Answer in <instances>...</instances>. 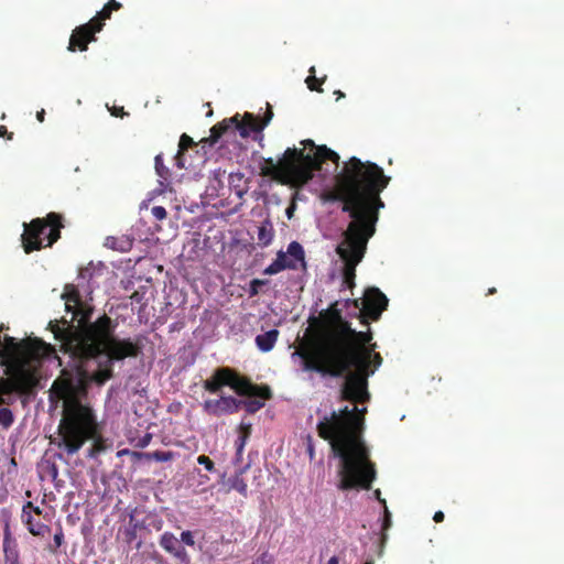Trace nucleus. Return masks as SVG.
Instances as JSON below:
<instances>
[{"mask_svg": "<svg viewBox=\"0 0 564 564\" xmlns=\"http://www.w3.org/2000/svg\"><path fill=\"white\" fill-rule=\"evenodd\" d=\"M117 322L107 314L98 317L84 333L85 348L73 360L72 368H64L54 380L51 393L63 401V416L55 442L67 455L76 454L90 440L100 437L96 415L82 403L90 383L105 384L113 377V361L135 358L142 351V337L134 340L115 336Z\"/></svg>", "mask_w": 564, "mask_h": 564, "instance_id": "1", "label": "nucleus"}, {"mask_svg": "<svg viewBox=\"0 0 564 564\" xmlns=\"http://www.w3.org/2000/svg\"><path fill=\"white\" fill-rule=\"evenodd\" d=\"M330 200L341 202V210L351 218L343 232L336 253L344 262L343 280L348 288L355 285L356 268L362 261L369 240L376 234L379 210L384 207L380 193L388 186L387 176L373 162L351 156L336 175Z\"/></svg>", "mask_w": 564, "mask_h": 564, "instance_id": "2", "label": "nucleus"}, {"mask_svg": "<svg viewBox=\"0 0 564 564\" xmlns=\"http://www.w3.org/2000/svg\"><path fill=\"white\" fill-rule=\"evenodd\" d=\"M318 436L327 441L335 456L339 458L337 488L341 491L369 490L376 479V464L370 459V451L361 437L364 417L358 408L344 406L333 411L318 422Z\"/></svg>", "mask_w": 564, "mask_h": 564, "instance_id": "3", "label": "nucleus"}, {"mask_svg": "<svg viewBox=\"0 0 564 564\" xmlns=\"http://www.w3.org/2000/svg\"><path fill=\"white\" fill-rule=\"evenodd\" d=\"M301 143L304 145L303 149L288 148L278 162L272 158L263 159L260 175L271 177L283 185L302 186L313 178L314 172L319 171L325 161L338 165L339 155L326 145L317 147L311 139Z\"/></svg>", "mask_w": 564, "mask_h": 564, "instance_id": "4", "label": "nucleus"}, {"mask_svg": "<svg viewBox=\"0 0 564 564\" xmlns=\"http://www.w3.org/2000/svg\"><path fill=\"white\" fill-rule=\"evenodd\" d=\"M371 340L370 328L357 332L349 323L323 359L305 358L304 370L340 378L355 362H370L377 347V344H370Z\"/></svg>", "mask_w": 564, "mask_h": 564, "instance_id": "5", "label": "nucleus"}, {"mask_svg": "<svg viewBox=\"0 0 564 564\" xmlns=\"http://www.w3.org/2000/svg\"><path fill=\"white\" fill-rule=\"evenodd\" d=\"M317 323L316 336L310 341H303L293 352L302 359V368L304 369L305 358L323 359L328 350L343 334L344 328L349 324L343 317L338 303H333L327 310L321 313V319H314Z\"/></svg>", "mask_w": 564, "mask_h": 564, "instance_id": "6", "label": "nucleus"}, {"mask_svg": "<svg viewBox=\"0 0 564 564\" xmlns=\"http://www.w3.org/2000/svg\"><path fill=\"white\" fill-rule=\"evenodd\" d=\"M70 313H73L70 322L66 321L64 317L61 321H50L47 329H50L54 338L59 341V350L75 360L86 345V339H83L85 337L84 333H86L89 326L95 322H90L93 307L83 301L79 305H76Z\"/></svg>", "mask_w": 564, "mask_h": 564, "instance_id": "7", "label": "nucleus"}, {"mask_svg": "<svg viewBox=\"0 0 564 564\" xmlns=\"http://www.w3.org/2000/svg\"><path fill=\"white\" fill-rule=\"evenodd\" d=\"M24 231L21 236L22 247L25 253L52 247L61 238V229L64 228L63 216L51 212L44 218H34L29 224H23Z\"/></svg>", "mask_w": 564, "mask_h": 564, "instance_id": "8", "label": "nucleus"}, {"mask_svg": "<svg viewBox=\"0 0 564 564\" xmlns=\"http://www.w3.org/2000/svg\"><path fill=\"white\" fill-rule=\"evenodd\" d=\"M352 367L356 368V371H351L350 368L341 376H345V382L340 390V399L356 403L368 402L370 399L368 377L375 370H370V362H355Z\"/></svg>", "mask_w": 564, "mask_h": 564, "instance_id": "9", "label": "nucleus"}, {"mask_svg": "<svg viewBox=\"0 0 564 564\" xmlns=\"http://www.w3.org/2000/svg\"><path fill=\"white\" fill-rule=\"evenodd\" d=\"M111 13L112 10L105 4L87 23L76 26L69 37L67 50L69 52L87 51L88 44L96 41V33L102 30L105 21L110 19Z\"/></svg>", "mask_w": 564, "mask_h": 564, "instance_id": "10", "label": "nucleus"}, {"mask_svg": "<svg viewBox=\"0 0 564 564\" xmlns=\"http://www.w3.org/2000/svg\"><path fill=\"white\" fill-rule=\"evenodd\" d=\"M355 307H359V300L352 301ZM362 307L359 312V321L362 325L369 327V321H378L382 312L388 306L387 296L378 288H369L366 290L364 297L361 299Z\"/></svg>", "mask_w": 564, "mask_h": 564, "instance_id": "11", "label": "nucleus"}, {"mask_svg": "<svg viewBox=\"0 0 564 564\" xmlns=\"http://www.w3.org/2000/svg\"><path fill=\"white\" fill-rule=\"evenodd\" d=\"M241 404V400L231 395H221L219 399L205 400L202 406L204 412L208 415L221 416L238 412Z\"/></svg>", "mask_w": 564, "mask_h": 564, "instance_id": "12", "label": "nucleus"}, {"mask_svg": "<svg viewBox=\"0 0 564 564\" xmlns=\"http://www.w3.org/2000/svg\"><path fill=\"white\" fill-rule=\"evenodd\" d=\"M160 546L181 563L188 564L189 555L185 547L181 544L180 540L172 532H164L160 536Z\"/></svg>", "mask_w": 564, "mask_h": 564, "instance_id": "13", "label": "nucleus"}, {"mask_svg": "<svg viewBox=\"0 0 564 564\" xmlns=\"http://www.w3.org/2000/svg\"><path fill=\"white\" fill-rule=\"evenodd\" d=\"M231 368L221 367L214 371L210 378L203 382V387L210 393H218L223 387L230 383Z\"/></svg>", "mask_w": 564, "mask_h": 564, "instance_id": "14", "label": "nucleus"}, {"mask_svg": "<svg viewBox=\"0 0 564 564\" xmlns=\"http://www.w3.org/2000/svg\"><path fill=\"white\" fill-rule=\"evenodd\" d=\"M237 121H235V130L239 132L242 138L249 135L250 132H260L264 129L261 120L250 112H246L243 118L240 120L239 115H235Z\"/></svg>", "mask_w": 564, "mask_h": 564, "instance_id": "15", "label": "nucleus"}, {"mask_svg": "<svg viewBox=\"0 0 564 564\" xmlns=\"http://www.w3.org/2000/svg\"><path fill=\"white\" fill-rule=\"evenodd\" d=\"M235 121H237V117H231L224 119L221 122L213 126L210 128L209 137L203 138L200 143H208L209 145H214L227 131L231 130L235 132Z\"/></svg>", "mask_w": 564, "mask_h": 564, "instance_id": "16", "label": "nucleus"}, {"mask_svg": "<svg viewBox=\"0 0 564 564\" xmlns=\"http://www.w3.org/2000/svg\"><path fill=\"white\" fill-rule=\"evenodd\" d=\"M154 162H155V172L160 177L159 185L155 191L159 194H163L167 191L171 192L172 191L171 183H170L171 172H170L169 167L165 166V164L163 162V155L158 154L154 159Z\"/></svg>", "mask_w": 564, "mask_h": 564, "instance_id": "17", "label": "nucleus"}, {"mask_svg": "<svg viewBox=\"0 0 564 564\" xmlns=\"http://www.w3.org/2000/svg\"><path fill=\"white\" fill-rule=\"evenodd\" d=\"M229 381L230 383H228V387L234 389L239 395L249 397L252 382L248 378L241 377L238 372L231 369Z\"/></svg>", "mask_w": 564, "mask_h": 564, "instance_id": "18", "label": "nucleus"}, {"mask_svg": "<svg viewBox=\"0 0 564 564\" xmlns=\"http://www.w3.org/2000/svg\"><path fill=\"white\" fill-rule=\"evenodd\" d=\"M279 334L278 329H270L264 334L258 335L256 337L257 347L263 352L272 350L278 340Z\"/></svg>", "mask_w": 564, "mask_h": 564, "instance_id": "19", "label": "nucleus"}, {"mask_svg": "<svg viewBox=\"0 0 564 564\" xmlns=\"http://www.w3.org/2000/svg\"><path fill=\"white\" fill-rule=\"evenodd\" d=\"M62 299L65 301V308L67 312L73 311L76 305L82 303L80 293L74 284H66L64 292L62 294Z\"/></svg>", "mask_w": 564, "mask_h": 564, "instance_id": "20", "label": "nucleus"}, {"mask_svg": "<svg viewBox=\"0 0 564 564\" xmlns=\"http://www.w3.org/2000/svg\"><path fill=\"white\" fill-rule=\"evenodd\" d=\"M131 456L134 459H147V460H156V462H169L172 460L174 457L173 452H163V451H155V452H131Z\"/></svg>", "mask_w": 564, "mask_h": 564, "instance_id": "21", "label": "nucleus"}, {"mask_svg": "<svg viewBox=\"0 0 564 564\" xmlns=\"http://www.w3.org/2000/svg\"><path fill=\"white\" fill-rule=\"evenodd\" d=\"M286 253L292 257V260H294L296 263L297 262H301L302 267L305 268L306 267V262H305V253H304V249L303 247L301 246V243H299L297 241H292L289 246H288V251Z\"/></svg>", "mask_w": 564, "mask_h": 564, "instance_id": "22", "label": "nucleus"}, {"mask_svg": "<svg viewBox=\"0 0 564 564\" xmlns=\"http://www.w3.org/2000/svg\"><path fill=\"white\" fill-rule=\"evenodd\" d=\"M251 434V425L250 424H241L240 425V435L238 440L236 441V447H237V459L241 458L245 445L247 443L248 437Z\"/></svg>", "mask_w": 564, "mask_h": 564, "instance_id": "23", "label": "nucleus"}, {"mask_svg": "<svg viewBox=\"0 0 564 564\" xmlns=\"http://www.w3.org/2000/svg\"><path fill=\"white\" fill-rule=\"evenodd\" d=\"M251 434V425L250 424H241L240 425V435L238 440L236 441V447H237V459L241 458L245 445L247 443L248 437Z\"/></svg>", "mask_w": 564, "mask_h": 564, "instance_id": "24", "label": "nucleus"}, {"mask_svg": "<svg viewBox=\"0 0 564 564\" xmlns=\"http://www.w3.org/2000/svg\"><path fill=\"white\" fill-rule=\"evenodd\" d=\"M25 524L28 525L30 533L35 536H44L45 534L51 532V528L44 523L33 524L32 516L30 513H28L26 516Z\"/></svg>", "mask_w": 564, "mask_h": 564, "instance_id": "25", "label": "nucleus"}, {"mask_svg": "<svg viewBox=\"0 0 564 564\" xmlns=\"http://www.w3.org/2000/svg\"><path fill=\"white\" fill-rule=\"evenodd\" d=\"M249 397H258L261 400H270L272 398V391L269 386L267 384H254L251 386V391Z\"/></svg>", "mask_w": 564, "mask_h": 564, "instance_id": "26", "label": "nucleus"}, {"mask_svg": "<svg viewBox=\"0 0 564 564\" xmlns=\"http://www.w3.org/2000/svg\"><path fill=\"white\" fill-rule=\"evenodd\" d=\"M3 546V562H17L20 561V553L18 543L10 544V545H2Z\"/></svg>", "mask_w": 564, "mask_h": 564, "instance_id": "27", "label": "nucleus"}, {"mask_svg": "<svg viewBox=\"0 0 564 564\" xmlns=\"http://www.w3.org/2000/svg\"><path fill=\"white\" fill-rule=\"evenodd\" d=\"M308 72H310V76L306 78V84H307L308 89L322 93L323 89L321 88V85L325 82L326 76H324L323 78H317L315 76V67L314 66H312Z\"/></svg>", "mask_w": 564, "mask_h": 564, "instance_id": "28", "label": "nucleus"}, {"mask_svg": "<svg viewBox=\"0 0 564 564\" xmlns=\"http://www.w3.org/2000/svg\"><path fill=\"white\" fill-rule=\"evenodd\" d=\"M241 474H242V471H240L239 474H236L230 479V488L246 497L247 492H248V486H247V482L245 481V479L242 478Z\"/></svg>", "mask_w": 564, "mask_h": 564, "instance_id": "29", "label": "nucleus"}, {"mask_svg": "<svg viewBox=\"0 0 564 564\" xmlns=\"http://www.w3.org/2000/svg\"><path fill=\"white\" fill-rule=\"evenodd\" d=\"M273 239V230L271 227L260 226L258 228V241L259 245L267 247Z\"/></svg>", "mask_w": 564, "mask_h": 564, "instance_id": "30", "label": "nucleus"}, {"mask_svg": "<svg viewBox=\"0 0 564 564\" xmlns=\"http://www.w3.org/2000/svg\"><path fill=\"white\" fill-rule=\"evenodd\" d=\"M241 405L245 406V409L248 413L253 414L264 406V402H263V400L252 399V400L242 401Z\"/></svg>", "mask_w": 564, "mask_h": 564, "instance_id": "31", "label": "nucleus"}, {"mask_svg": "<svg viewBox=\"0 0 564 564\" xmlns=\"http://www.w3.org/2000/svg\"><path fill=\"white\" fill-rule=\"evenodd\" d=\"M268 283H269L268 280H260V279L251 280L250 284H249V290H248L249 296L250 297L257 296L260 293V288Z\"/></svg>", "mask_w": 564, "mask_h": 564, "instance_id": "32", "label": "nucleus"}, {"mask_svg": "<svg viewBox=\"0 0 564 564\" xmlns=\"http://www.w3.org/2000/svg\"><path fill=\"white\" fill-rule=\"evenodd\" d=\"M285 267H290L289 264H283L281 263L280 261H278L276 259L270 264L268 265L263 273L264 274H269V275H273V274H276L283 270H285Z\"/></svg>", "mask_w": 564, "mask_h": 564, "instance_id": "33", "label": "nucleus"}, {"mask_svg": "<svg viewBox=\"0 0 564 564\" xmlns=\"http://www.w3.org/2000/svg\"><path fill=\"white\" fill-rule=\"evenodd\" d=\"M195 143H194L193 139L189 135H187L186 133H183L180 138V143H178L180 152L187 151Z\"/></svg>", "mask_w": 564, "mask_h": 564, "instance_id": "34", "label": "nucleus"}, {"mask_svg": "<svg viewBox=\"0 0 564 564\" xmlns=\"http://www.w3.org/2000/svg\"><path fill=\"white\" fill-rule=\"evenodd\" d=\"M276 260L280 261L283 264H289L290 265V267H285V269H292V270L297 269L296 262L294 260H292V259H288L286 253H284L283 251H279L278 252Z\"/></svg>", "mask_w": 564, "mask_h": 564, "instance_id": "35", "label": "nucleus"}, {"mask_svg": "<svg viewBox=\"0 0 564 564\" xmlns=\"http://www.w3.org/2000/svg\"><path fill=\"white\" fill-rule=\"evenodd\" d=\"M197 463L205 467L208 471H215V464L214 462L206 455H200L197 457Z\"/></svg>", "mask_w": 564, "mask_h": 564, "instance_id": "36", "label": "nucleus"}, {"mask_svg": "<svg viewBox=\"0 0 564 564\" xmlns=\"http://www.w3.org/2000/svg\"><path fill=\"white\" fill-rule=\"evenodd\" d=\"M17 540L12 536L10 524L6 523L3 529V543L2 545L15 544Z\"/></svg>", "mask_w": 564, "mask_h": 564, "instance_id": "37", "label": "nucleus"}, {"mask_svg": "<svg viewBox=\"0 0 564 564\" xmlns=\"http://www.w3.org/2000/svg\"><path fill=\"white\" fill-rule=\"evenodd\" d=\"M149 525L156 531H161L163 528V520L156 514L148 516Z\"/></svg>", "mask_w": 564, "mask_h": 564, "instance_id": "38", "label": "nucleus"}, {"mask_svg": "<svg viewBox=\"0 0 564 564\" xmlns=\"http://www.w3.org/2000/svg\"><path fill=\"white\" fill-rule=\"evenodd\" d=\"M64 542V533L63 529L59 528L57 532L54 534V546L51 547L52 553H56L57 549L63 544Z\"/></svg>", "mask_w": 564, "mask_h": 564, "instance_id": "39", "label": "nucleus"}, {"mask_svg": "<svg viewBox=\"0 0 564 564\" xmlns=\"http://www.w3.org/2000/svg\"><path fill=\"white\" fill-rule=\"evenodd\" d=\"M151 213L156 220H163L167 216L166 209L163 206L152 207Z\"/></svg>", "mask_w": 564, "mask_h": 564, "instance_id": "40", "label": "nucleus"}, {"mask_svg": "<svg viewBox=\"0 0 564 564\" xmlns=\"http://www.w3.org/2000/svg\"><path fill=\"white\" fill-rule=\"evenodd\" d=\"M180 542H183L184 544L188 545V546H194L195 545V539H194V535H193V532L192 531H183L181 533V541Z\"/></svg>", "mask_w": 564, "mask_h": 564, "instance_id": "41", "label": "nucleus"}, {"mask_svg": "<svg viewBox=\"0 0 564 564\" xmlns=\"http://www.w3.org/2000/svg\"><path fill=\"white\" fill-rule=\"evenodd\" d=\"M306 452L310 456V459L313 460L315 457V449H314V441L313 437L308 434L306 436Z\"/></svg>", "mask_w": 564, "mask_h": 564, "instance_id": "42", "label": "nucleus"}, {"mask_svg": "<svg viewBox=\"0 0 564 564\" xmlns=\"http://www.w3.org/2000/svg\"><path fill=\"white\" fill-rule=\"evenodd\" d=\"M273 117V111L270 104H267V111L261 120L262 126L265 128Z\"/></svg>", "mask_w": 564, "mask_h": 564, "instance_id": "43", "label": "nucleus"}, {"mask_svg": "<svg viewBox=\"0 0 564 564\" xmlns=\"http://www.w3.org/2000/svg\"><path fill=\"white\" fill-rule=\"evenodd\" d=\"M151 440H152V434L147 433L138 440L137 446L140 448H144L150 444Z\"/></svg>", "mask_w": 564, "mask_h": 564, "instance_id": "44", "label": "nucleus"}, {"mask_svg": "<svg viewBox=\"0 0 564 564\" xmlns=\"http://www.w3.org/2000/svg\"><path fill=\"white\" fill-rule=\"evenodd\" d=\"M373 364V367L375 369H377L378 367L381 366L382 364V357L379 352H376L375 350L372 351V355H371V358H370V364Z\"/></svg>", "mask_w": 564, "mask_h": 564, "instance_id": "45", "label": "nucleus"}, {"mask_svg": "<svg viewBox=\"0 0 564 564\" xmlns=\"http://www.w3.org/2000/svg\"><path fill=\"white\" fill-rule=\"evenodd\" d=\"M110 112L112 116L115 117H120V118H123L126 115H128L126 111H124V108L122 106L120 107H117V106H113L111 109H110Z\"/></svg>", "mask_w": 564, "mask_h": 564, "instance_id": "46", "label": "nucleus"}, {"mask_svg": "<svg viewBox=\"0 0 564 564\" xmlns=\"http://www.w3.org/2000/svg\"><path fill=\"white\" fill-rule=\"evenodd\" d=\"M13 132L8 131L6 126H0V137L6 138L7 140H13Z\"/></svg>", "mask_w": 564, "mask_h": 564, "instance_id": "47", "label": "nucleus"}, {"mask_svg": "<svg viewBox=\"0 0 564 564\" xmlns=\"http://www.w3.org/2000/svg\"><path fill=\"white\" fill-rule=\"evenodd\" d=\"M112 11H118L121 9V3L116 0H108L106 3Z\"/></svg>", "mask_w": 564, "mask_h": 564, "instance_id": "48", "label": "nucleus"}, {"mask_svg": "<svg viewBox=\"0 0 564 564\" xmlns=\"http://www.w3.org/2000/svg\"><path fill=\"white\" fill-rule=\"evenodd\" d=\"M390 525H391V514H390V512L386 509V512H384V520H383L382 529H383V530H387Z\"/></svg>", "mask_w": 564, "mask_h": 564, "instance_id": "49", "label": "nucleus"}, {"mask_svg": "<svg viewBox=\"0 0 564 564\" xmlns=\"http://www.w3.org/2000/svg\"><path fill=\"white\" fill-rule=\"evenodd\" d=\"M444 517H445V516H444V513H443L442 511H436V512L434 513L433 520H434L435 522L440 523V522H443V521H444Z\"/></svg>", "mask_w": 564, "mask_h": 564, "instance_id": "50", "label": "nucleus"}, {"mask_svg": "<svg viewBox=\"0 0 564 564\" xmlns=\"http://www.w3.org/2000/svg\"><path fill=\"white\" fill-rule=\"evenodd\" d=\"M26 508H32L35 513L41 514V509L39 507H33V503L30 501L24 506V508H23L24 512H25Z\"/></svg>", "mask_w": 564, "mask_h": 564, "instance_id": "51", "label": "nucleus"}, {"mask_svg": "<svg viewBox=\"0 0 564 564\" xmlns=\"http://www.w3.org/2000/svg\"><path fill=\"white\" fill-rule=\"evenodd\" d=\"M242 177H243L242 174H230L229 175V180H230L231 184H234L236 180L241 181Z\"/></svg>", "mask_w": 564, "mask_h": 564, "instance_id": "52", "label": "nucleus"}, {"mask_svg": "<svg viewBox=\"0 0 564 564\" xmlns=\"http://www.w3.org/2000/svg\"><path fill=\"white\" fill-rule=\"evenodd\" d=\"M44 117H45V110L42 109L40 111H37L36 113V119L40 121V122H43L44 121Z\"/></svg>", "mask_w": 564, "mask_h": 564, "instance_id": "53", "label": "nucleus"}, {"mask_svg": "<svg viewBox=\"0 0 564 564\" xmlns=\"http://www.w3.org/2000/svg\"><path fill=\"white\" fill-rule=\"evenodd\" d=\"M294 208H295V205H291L288 209H286V216L289 219L292 218L293 216V212H294Z\"/></svg>", "mask_w": 564, "mask_h": 564, "instance_id": "54", "label": "nucleus"}, {"mask_svg": "<svg viewBox=\"0 0 564 564\" xmlns=\"http://www.w3.org/2000/svg\"><path fill=\"white\" fill-rule=\"evenodd\" d=\"M115 242H116V238L107 239V246H110L112 249H117V247L115 246Z\"/></svg>", "mask_w": 564, "mask_h": 564, "instance_id": "55", "label": "nucleus"}, {"mask_svg": "<svg viewBox=\"0 0 564 564\" xmlns=\"http://www.w3.org/2000/svg\"><path fill=\"white\" fill-rule=\"evenodd\" d=\"M327 564H338V558L336 556H332L329 560H328V563Z\"/></svg>", "mask_w": 564, "mask_h": 564, "instance_id": "56", "label": "nucleus"}, {"mask_svg": "<svg viewBox=\"0 0 564 564\" xmlns=\"http://www.w3.org/2000/svg\"><path fill=\"white\" fill-rule=\"evenodd\" d=\"M367 412V408L358 409V415L362 416L365 419V414Z\"/></svg>", "mask_w": 564, "mask_h": 564, "instance_id": "57", "label": "nucleus"}, {"mask_svg": "<svg viewBox=\"0 0 564 564\" xmlns=\"http://www.w3.org/2000/svg\"><path fill=\"white\" fill-rule=\"evenodd\" d=\"M334 94L337 95V99L345 97L344 93L340 90H336Z\"/></svg>", "mask_w": 564, "mask_h": 564, "instance_id": "58", "label": "nucleus"}, {"mask_svg": "<svg viewBox=\"0 0 564 564\" xmlns=\"http://www.w3.org/2000/svg\"><path fill=\"white\" fill-rule=\"evenodd\" d=\"M236 193H237V195L239 197H242V195L246 193V191L245 189H237Z\"/></svg>", "mask_w": 564, "mask_h": 564, "instance_id": "59", "label": "nucleus"}, {"mask_svg": "<svg viewBox=\"0 0 564 564\" xmlns=\"http://www.w3.org/2000/svg\"><path fill=\"white\" fill-rule=\"evenodd\" d=\"M494 293H496V289L495 288L489 289L488 294H494Z\"/></svg>", "mask_w": 564, "mask_h": 564, "instance_id": "60", "label": "nucleus"}, {"mask_svg": "<svg viewBox=\"0 0 564 564\" xmlns=\"http://www.w3.org/2000/svg\"><path fill=\"white\" fill-rule=\"evenodd\" d=\"M375 494H376V497L380 500V490H379V489H377V490L375 491Z\"/></svg>", "mask_w": 564, "mask_h": 564, "instance_id": "61", "label": "nucleus"}, {"mask_svg": "<svg viewBox=\"0 0 564 564\" xmlns=\"http://www.w3.org/2000/svg\"><path fill=\"white\" fill-rule=\"evenodd\" d=\"M364 564H375L373 560H367Z\"/></svg>", "mask_w": 564, "mask_h": 564, "instance_id": "62", "label": "nucleus"}, {"mask_svg": "<svg viewBox=\"0 0 564 564\" xmlns=\"http://www.w3.org/2000/svg\"><path fill=\"white\" fill-rule=\"evenodd\" d=\"M57 475V468L53 466V476L55 477Z\"/></svg>", "mask_w": 564, "mask_h": 564, "instance_id": "63", "label": "nucleus"}, {"mask_svg": "<svg viewBox=\"0 0 564 564\" xmlns=\"http://www.w3.org/2000/svg\"><path fill=\"white\" fill-rule=\"evenodd\" d=\"M4 564H21V562L17 561V562H9V563H4Z\"/></svg>", "mask_w": 564, "mask_h": 564, "instance_id": "64", "label": "nucleus"}]
</instances>
